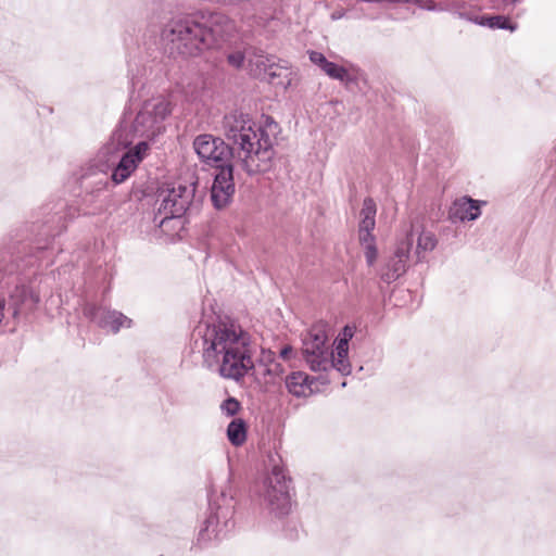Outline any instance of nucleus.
Listing matches in <instances>:
<instances>
[{
    "label": "nucleus",
    "mask_w": 556,
    "mask_h": 556,
    "mask_svg": "<svg viewBox=\"0 0 556 556\" xmlns=\"http://www.w3.org/2000/svg\"><path fill=\"white\" fill-rule=\"evenodd\" d=\"M235 193L232 166L227 165L219 168L211 189V199L216 208L227 206Z\"/></svg>",
    "instance_id": "1a4fd4ad"
},
{
    "label": "nucleus",
    "mask_w": 556,
    "mask_h": 556,
    "mask_svg": "<svg viewBox=\"0 0 556 556\" xmlns=\"http://www.w3.org/2000/svg\"><path fill=\"white\" fill-rule=\"evenodd\" d=\"M223 131L232 144L233 157L248 174L267 168L271 159V139L249 114L235 111L225 115Z\"/></svg>",
    "instance_id": "f03ea898"
},
{
    "label": "nucleus",
    "mask_w": 556,
    "mask_h": 556,
    "mask_svg": "<svg viewBox=\"0 0 556 556\" xmlns=\"http://www.w3.org/2000/svg\"><path fill=\"white\" fill-rule=\"evenodd\" d=\"M412 238V243L417 237L416 254L418 258L421 257V253L432 251L437 245V239L431 231L424 230L420 224L410 223L408 228L405 229V235L402 240Z\"/></svg>",
    "instance_id": "f8f14e48"
},
{
    "label": "nucleus",
    "mask_w": 556,
    "mask_h": 556,
    "mask_svg": "<svg viewBox=\"0 0 556 556\" xmlns=\"http://www.w3.org/2000/svg\"><path fill=\"white\" fill-rule=\"evenodd\" d=\"M323 71L331 78L341 81L349 80V72L345 67L328 61Z\"/></svg>",
    "instance_id": "aec40b11"
},
{
    "label": "nucleus",
    "mask_w": 556,
    "mask_h": 556,
    "mask_svg": "<svg viewBox=\"0 0 556 556\" xmlns=\"http://www.w3.org/2000/svg\"><path fill=\"white\" fill-rule=\"evenodd\" d=\"M293 353V350L290 345H286L280 350V357L285 361L290 359L291 355Z\"/></svg>",
    "instance_id": "bb28decb"
},
{
    "label": "nucleus",
    "mask_w": 556,
    "mask_h": 556,
    "mask_svg": "<svg viewBox=\"0 0 556 556\" xmlns=\"http://www.w3.org/2000/svg\"><path fill=\"white\" fill-rule=\"evenodd\" d=\"M193 197V191L186 187L179 185L178 187H174L167 191V194L162 200V204L160 211H162L165 215L163 220L161 222V226L170 218L180 217L188 210L191 200Z\"/></svg>",
    "instance_id": "0eeeda50"
},
{
    "label": "nucleus",
    "mask_w": 556,
    "mask_h": 556,
    "mask_svg": "<svg viewBox=\"0 0 556 556\" xmlns=\"http://www.w3.org/2000/svg\"><path fill=\"white\" fill-rule=\"evenodd\" d=\"M344 337L337 341L336 349L330 353V367L337 368L342 374H349L351 365L349 362V340L353 333L349 327L344 328Z\"/></svg>",
    "instance_id": "ddd939ff"
},
{
    "label": "nucleus",
    "mask_w": 556,
    "mask_h": 556,
    "mask_svg": "<svg viewBox=\"0 0 556 556\" xmlns=\"http://www.w3.org/2000/svg\"><path fill=\"white\" fill-rule=\"evenodd\" d=\"M480 214L479 202L468 197L457 199L451 207L452 217L460 220H473L478 218Z\"/></svg>",
    "instance_id": "2eb2a0df"
},
{
    "label": "nucleus",
    "mask_w": 556,
    "mask_h": 556,
    "mask_svg": "<svg viewBox=\"0 0 556 556\" xmlns=\"http://www.w3.org/2000/svg\"><path fill=\"white\" fill-rule=\"evenodd\" d=\"M193 147L203 162L217 168L225 166L224 162L229 154V148L219 138L200 135L194 139Z\"/></svg>",
    "instance_id": "423d86ee"
},
{
    "label": "nucleus",
    "mask_w": 556,
    "mask_h": 556,
    "mask_svg": "<svg viewBox=\"0 0 556 556\" xmlns=\"http://www.w3.org/2000/svg\"><path fill=\"white\" fill-rule=\"evenodd\" d=\"M38 301V295L26 287H16L10 295L8 308L5 307V300L0 299V323H2L5 317V311H8L13 318H16L22 313L33 311Z\"/></svg>",
    "instance_id": "6e6552de"
},
{
    "label": "nucleus",
    "mask_w": 556,
    "mask_h": 556,
    "mask_svg": "<svg viewBox=\"0 0 556 556\" xmlns=\"http://www.w3.org/2000/svg\"><path fill=\"white\" fill-rule=\"evenodd\" d=\"M286 387L294 396H306L311 393L308 376L302 371H295L287 376Z\"/></svg>",
    "instance_id": "f3484780"
},
{
    "label": "nucleus",
    "mask_w": 556,
    "mask_h": 556,
    "mask_svg": "<svg viewBox=\"0 0 556 556\" xmlns=\"http://www.w3.org/2000/svg\"><path fill=\"white\" fill-rule=\"evenodd\" d=\"M249 65L256 76L264 75L270 78L279 76L276 71L278 67L273 56L255 53L253 58L249 60Z\"/></svg>",
    "instance_id": "dca6fc26"
},
{
    "label": "nucleus",
    "mask_w": 556,
    "mask_h": 556,
    "mask_svg": "<svg viewBox=\"0 0 556 556\" xmlns=\"http://www.w3.org/2000/svg\"><path fill=\"white\" fill-rule=\"evenodd\" d=\"M364 247V254L368 266H372L378 258V250L376 245V238L370 241H359Z\"/></svg>",
    "instance_id": "4be33fe9"
},
{
    "label": "nucleus",
    "mask_w": 556,
    "mask_h": 556,
    "mask_svg": "<svg viewBox=\"0 0 556 556\" xmlns=\"http://www.w3.org/2000/svg\"><path fill=\"white\" fill-rule=\"evenodd\" d=\"M290 481L286 468L280 465L273 466L269 475L264 479L260 495L271 511L285 515L290 510Z\"/></svg>",
    "instance_id": "20e7f679"
},
{
    "label": "nucleus",
    "mask_w": 556,
    "mask_h": 556,
    "mask_svg": "<svg viewBox=\"0 0 556 556\" xmlns=\"http://www.w3.org/2000/svg\"><path fill=\"white\" fill-rule=\"evenodd\" d=\"M166 37L176 46V49L184 55L194 56L206 49L219 43V34L213 28L185 17L173 21L168 25Z\"/></svg>",
    "instance_id": "7ed1b4c3"
},
{
    "label": "nucleus",
    "mask_w": 556,
    "mask_h": 556,
    "mask_svg": "<svg viewBox=\"0 0 556 556\" xmlns=\"http://www.w3.org/2000/svg\"><path fill=\"white\" fill-rule=\"evenodd\" d=\"M220 408L227 416H235L240 410L241 405L235 397H228L223 402Z\"/></svg>",
    "instance_id": "b1692460"
},
{
    "label": "nucleus",
    "mask_w": 556,
    "mask_h": 556,
    "mask_svg": "<svg viewBox=\"0 0 556 556\" xmlns=\"http://www.w3.org/2000/svg\"><path fill=\"white\" fill-rule=\"evenodd\" d=\"M172 113V104L168 100L161 98L153 104V114L159 119H164Z\"/></svg>",
    "instance_id": "5701e85b"
},
{
    "label": "nucleus",
    "mask_w": 556,
    "mask_h": 556,
    "mask_svg": "<svg viewBox=\"0 0 556 556\" xmlns=\"http://www.w3.org/2000/svg\"><path fill=\"white\" fill-rule=\"evenodd\" d=\"M377 207L376 203L371 198H366L363 202V207L361 211V222L358 227V239L359 241H370L375 239L372 235V230L376 226V216Z\"/></svg>",
    "instance_id": "4468645a"
},
{
    "label": "nucleus",
    "mask_w": 556,
    "mask_h": 556,
    "mask_svg": "<svg viewBox=\"0 0 556 556\" xmlns=\"http://www.w3.org/2000/svg\"><path fill=\"white\" fill-rule=\"evenodd\" d=\"M227 438L235 446H240L247 441V425L243 419H233L227 427Z\"/></svg>",
    "instance_id": "a211bd4d"
},
{
    "label": "nucleus",
    "mask_w": 556,
    "mask_h": 556,
    "mask_svg": "<svg viewBox=\"0 0 556 556\" xmlns=\"http://www.w3.org/2000/svg\"><path fill=\"white\" fill-rule=\"evenodd\" d=\"M131 319L118 312H108L103 318V327L110 328L113 332H117L123 327H130Z\"/></svg>",
    "instance_id": "6ab92c4d"
},
{
    "label": "nucleus",
    "mask_w": 556,
    "mask_h": 556,
    "mask_svg": "<svg viewBox=\"0 0 556 556\" xmlns=\"http://www.w3.org/2000/svg\"><path fill=\"white\" fill-rule=\"evenodd\" d=\"M412 250V238L399 240L393 256L387 265V271L382 274V279L387 282L396 280L407 270L409 252Z\"/></svg>",
    "instance_id": "9d476101"
},
{
    "label": "nucleus",
    "mask_w": 556,
    "mask_h": 556,
    "mask_svg": "<svg viewBox=\"0 0 556 556\" xmlns=\"http://www.w3.org/2000/svg\"><path fill=\"white\" fill-rule=\"evenodd\" d=\"M227 61L229 65H231L235 68H239L244 63V54L240 51H235L228 54Z\"/></svg>",
    "instance_id": "393cba45"
},
{
    "label": "nucleus",
    "mask_w": 556,
    "mask_h": 556,
    "mask_svg": "<svg viewBox=\"0 0 556 556\" xmlns=\"http://www.w3.org/2000/svg\"><path fill=\"white\" fill-rule=\"evenodd\" d=\"M328 342V324L317 321L309 328L303 339V355L309 368L323 371L330 368V352Z\"/></svg>",
    "instance_id": "39448f33"
},
{
    "label": "nucleus",
    "mask_w": 556,
    "mask_h": 556,
    "mask_svg": "<svg viewBox=\"0 0 556 556\" xmlns=\"http://www.w3.org/2000/svg\"><path fill=\"white\" fill-rule=\"evenodd\" d=\"M148 150V144L140 142L134 150L128 151L119 161L118 165L112 174V179L116 184L125 181L131 173L136 169L142 160V152Z\"/></svg>",
    "instance_id": "9b49d317"
},
{
    "label": "nucleus",
    "mask_w": 556,
    "mask_h": 556,
    "mask_svg": "<svg viewBox=\"0 0 556 556\" xmlns=\"http://www.w3.org/2000/svg\"><path fill=\"white\" fill-rule=\"evenodd\" d=\"M249 334L233 323L207 326L203 334V357L219 365L224 378L239 380L254 367Z\"/></svg>",
    "instance_id": "f257e3e1"
},
{
    "label": "nucleus",
    "mask_w": 556,
    "mask_h": 556,
    "mask_svg": "<svg viewBox=\"0 0 556 556\" xmlns=\"http://www.w3.org/2000/svg\"><path fill=\"white\" fill-rule=\"evenodd\" d=\"M484 21L485 25H488L491 28H502L510 30L515 29V26L511 24L510 20L502 15L485 17Z\"/></svg>",
    "instance_id": "412c9836"
},
{
    "label": "nucleus",
    "mask_w": 556,
    "mask_h": 556,
    "mask_svg": "<svg viewBox=\"0 0 556 556\" xmlns=\"http://www.w3.org/2000/svg\"><path fill=\"white\" fill-rule=\"evenodd\" d=\"M309 60L318 65L321 70L325 67V64H327L328 60L326 59V56L320 53V52H317V51H312L309 53Z\"/></svg>",
    "instance_id": "a878e982"
}]
</instances>
